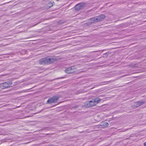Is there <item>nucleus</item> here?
Wrapping results in <instances>:
<instances>
[{"label":"nucleus","mask_w":146,"mask_h":146,"mask_svg":"<svg viewBox=\"0 0 146 146\" xmlns=\"http://www.w3.org/2000/svg\"><path fill=\"white\" fill-rule=\"evenodd\" d=\"M74 66H72L66 68L65 70V72L68 74H71L74 72V71L73 68Z\"/></svg>","instance_id":"6e6552de"},{"label":"nucleus","mask_w":146,"mask_h":146,"mask_svg":"<svg viewBox=\"0 0 146 146\" xmlns=\"http://www.w3.org/2000/svg\"><path fill=\"white\" fill-rule=\"evenodd\" d=\"M109 125V123L107 122H105L103 123V125L105 127H108Z\"/></svg>","instance_id":"9b49d317"},{"label":"nucleus","mask_w":146,"mask_h":146,"mask_svg":"<svg viewBox=\"0 0 146 146\" xmlns=\"http://www.w3.org/2000/svg\"><path fill=\"white\" fill-rule=\"evenodd\" d=\"M84 106L86 107L89 108L94 106L92 100L88 101L84 103Z\"/></svg>","instance_id":"0eeeda50"},{"label":"nucleus","mask_w":146,"mask_h":146,"mask_svg":"<svg viewBox=\"0 0 146 146\" xmlns=\"http://www.w3.org/2000/svg\"><path fill=\"white\" fill-rule=\"evenodd\" d=\"M106 16L102 14L97 17L91 18L90 20L91 23H96L104 20L106 18Z\"/></svg>","instance_id":"f03ea898"},{"label":"nucleus","mask_w":146,"mask_h":146,"mask_svg":"<svg viewBox=\"0 0 146 146\" xmlns=\"http://www.w3.org/2000/svg\"><path fill=\"white\" fill-rule=\"evenodd\" d=\"M106 54H107L108 55H109V54H111V52H106Z\"/></svg>","instance_id":"dca6fc26"},{"label":"nucleus","mask_w":146,"mask_h":146,"mask_svg":"<svg viewBox=\"0 0 146 146\" xmlns=\"http://www.w3.org/2000/svg\"><path fill=\"white\" fill-rule=\"evenodd\" d=\"M98 51H99V52H100V51H94V52H98Z\"/></svg>","instance_id":"412c9836"},{"label":"nucleus","mask_w":146,"mask_h":146,"mask_svg":"<svg viewBox=\"0 0 146 146\" xmlns=\"http://www.w3.org/2000/svg\"><path fill=\"white\" fill-rule=\"evenodd\" d=\"M8 84H9V86H10V85H12V82L11 81H10L9 82H8Z\"/></svg>","instance_id":"2eb2a0df"},{"label":"nucleus","mask_w":146,"mask_h":146,"mask_svg":"<svg viewBox=\"0 0 146 146\" xmlns=\"http://www.w3.org/2000/svg\"><path fill=\"white\" fill-rule=\"evenodd\" d=\"M108 56V55L107 54H106V53L104 54V57H105L106 58H107Z\"/></svg>","instance_id":"ddd939ff"},{"label":"nucleus","mask_w":146,"mask_h":146,"mask_svg":"<svg viewBox=\"0 0 146 146\" xmlns=\"http://www.w3.org/2000/svg\"><path fill=\"white\" fill-rule=\"evenodd\" d=\"M64 23V22L62 20H60L58 22V23L59 24H60V25L62 24H63V23Z\"/></svg>","instance_id":"f8f14e48"},{"label":"nucleus","mask_w":146,"mask_h":146,"mask_svg":"<svg viewBox=\"0 0 146 146\" xmlns=\"http://www.w3.org/2000/svg\"><path fill=\"white\" fill-rule=\"evenodd\" d=\"M92 100L93 101V103L95 106L99 103L101 100V99L99 97H97L92 99Z\"/></svg>","instance_id":"39448f33"},{"label":"nucleus","mask_w":146,"mask_h":146,"mask_svg":"<svg viewBox=\"0 0 146 146\" xmlns=\"http://www.w3.org/2000/svg\"><path fill=\"white\" fill-rule=\"evenodd\" d=\"M105 50V49H104V50H102L101 51V53H102V52L103 51H104V50Z\"/></svg>","instance_id":"aec40b11"},{"label":"nucleus","mask_w":146,"mask_h":146,"mask_svg":"<svg viewBox=\"0 0 146 146\" xmlns=\"http://www.w3.org/2000/svg\"><path fill=\"white\" fill-rule=\"evenodd\" d=\"M78 106H75L73 107L74 108H77L78 107Z\"/></svg>","instance_id":"6ab92c4d"},{"label":"nucleus","mask_w":146,"mask_h":146,"mask_svg":"<svg viewBox=\"0 0 146 146\" xmlns=\"http://www.w3.org/2000/svg\"><path fill=\"white\" fill-rule=\"evenodd\" d=\"M144 146H146V141L144 143Z\"/></svg>","instance_id":"a211bd4d"},{"label":"nucleus","mask_w":146,"mask_h":146,"mask_svg":"<svg viewBox=\"0 0 146 146\" xmlns=\"http://www.w3.org/2000/svg\"><path fill=\"white\" fill-rule=\"evenodd\" d=\"M86 5V3L84 2L79 3L78 4L76 5L75 6V9L76 11H78L83 9Z\"/></svg>","instance_id":"20e7f679"},{"label":"nucleus","mask_w":146,"mask_h":146,"mask_svg":"<svg viewBox=\"0 0 146 146\" xmlns=\"http://www.w3.org/2000/svg\"><path fill=\"white\" fill-rule=\"evenodd\" d=\"M59 98V97L58 96H53L48 100L46 103L51 104L53 103H56L58 100Z\"/></svg>","instance_id":"7ed1b4c3"},{"label":"nucleus","mask_w":146,"mask_h":146,"mask_svg":"<svg viewBox=\"0 0 146 146\" xmlns=\"http://www.w3.org/2000/svg\"><path fill=\"white\" fill-rule=\"evenodd\" d=\"M145 102L144 101L136 102L134 105L132 106V107L133 108H135L141 105L144 104Z\"/></svg>","instance_id":"423d86ee"},{"label":"nucleus","mask_w":146,"mask_h":146,"mask_svg":"<svg viewBox=\"0 0 146 146\" xmlns=\"http://www.w3.org/2000/svg\"><path fill=\"white\" fill-rule=\"evenodd\" d=\"M128 129H123V130L122 131H126Z\"/></svg>","instance_id":"f3484780"},{"label":"nucleus","mask_w":146,"mask_h":146,"mask_svg":"<svg viewBox=\"0 0 146 146\" xmlns=\"http://www.w3.org/2000/svg\"><path fill=\"white\" fill-rule=\"evenodd\" d=\"M57 60V59L56 58H49V56H47L40 59L39 60V62L40 65H45L51 64Z\"/></svg>","instance_id":"f257e3e1"},{"label":"nucleus","mask_w":146,"mask_h":146,"mask_svg":"<svg viewBox=\"0 0 146 146\" xmlns=\"http://www.w3.org/2000/svg\"><path fill=\"white\" fill-rule=\"evenodd\" d=\"M10 87H11V86H9L8 84V82H4L2 84H1L0 85V87L2 89L7 88Z\"/></svg>","instance_id":"1a4fd4ad"},{"label":"nucleus","mask_w":146,"mask_h":146,"mask_svg":"<svg viewBox=\"0 0 146 146\" xmlns=\"http://www.w3.org/2000/svg\"><path fill=\"white\" fill-rule=\"evenodd\" d=\"M46 5L48 8H50L53 6V4L52 3L49 2Z\"/></svg>","instance_id":"9d476101"},{"label":"nucleus","mask_w":146,"mask_h":146,"mask_svg":"<svg viewBox=\"0 0 146 146\" xmlns=\"http://www.w3.org/2000/svg\"><path fill=\"white\" fill-rule=\"evenodd\" d=\"M29 89H28L27 90H23L21 91L22 92H27L28 91V90H29Z\"/></svg>","instance_id":"4468645a"}]
</instances>
